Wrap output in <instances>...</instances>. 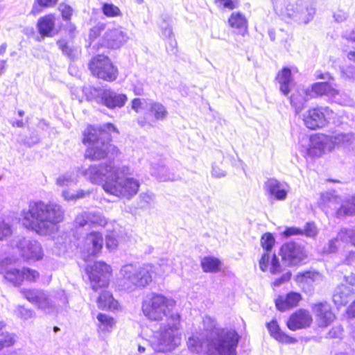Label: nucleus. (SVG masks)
<instances>
[{
  "mask_svg": "<svg viewBox=\"0 0 355 355\" xmlns=\"http://www.w3.org/2000/svg\"><path fill=\"white\" fill-rule=\"evenodd\" d=\"M105 25L103 23H98L92 27L89 33V37L91 40H94L100 35L101 32L105 30Z\"/></svg>",
  "mask_w": 355,
  "mask_h": 355,
  "instance_id": "obj_54",
  "label": "nucleus"
},
{
  "mask_svg": "<svg viewBox=\"0 0 355 355\" xmlns=\"http://www.w3.org/2000/svg\"><path fill=\"white\" fill-rule=\"evenodd\" d=\"M105 89L96 88L92 86H85L83 89L87 99L90 101H94L98 104L101 103V98H103V93Z\"/></svg>",
  "mask_w": 355,
  "mask_h": 355,
  "instance_id": "obj_39",
  "label": "nucleus"
},
{
  "mask_svg": "<svg viewBox=\"0 0 355 355\" xmlns=\"http://www.w3.org/2000/svg\"><path fill=\"white\" fill-rule=\"evenodd\" d=\"M15 259L6 257L0 261V273L3 274L5 279L13 285L18 286L24 280L35 282L40 277L39 272L28 268L22 270L12 268L11 264L15 263Z\"/></svg>",
  "mask_w": 355,
  "mask_h": 355,
  "instance_id": "obj_8",
  "label": "nucleus"
},
{
  "mask_svg": "<svg viewBox=\"0 0 355 355\" xmlns=\"http://www.w3.org/2000/svg\"><path fill=\"white\" fill-rule=\"evenodd\" d=\"M57 45L63 55L71 60H77L80 55L81 48L70 44L64 39L59 40L57 42Z\"/></svg>",
  "mask_w": 355,
  "mask_h": 355,
  "instance_id": "obj_33",
  "label": "nucleus"
},
{
  "mask_svg": "<svg viewBox=\"0 0 355 355\" xmlns=\"http://www.w3.org/2000/svg\"><path fill=\"white\" fill-rule=\"evenodd\" d=\"M288 185L275 178L268 179L263 186L266 193L277 200H284L287 197Z\"/></svg>",
  "mask_w": 355,
  "mask_h": 355,
  "instance_id": "obj_22",
  "label": "nucleus"
},
{
  "mask_svg": "<svg viewBox=\"0 0 355 355\" xmlns=\"http://www.w3.org/2000/svg\"><path fill=\"white\" fill-rule=\"evenodd\" d=\"M338 238L343 243H351L355 246V226L350 229H341L338 232Z\"/></svg>",
  "mask_w": 355,
  "mask_h": 355,
  "instance_id": "obj_45",
  "label": "nucleus"
},
{
  "mask_svg": "<svg viewBox=\"0 0 355 355\" xmlns=\"http://www.w3.org/2000/svg\"><path fill=\"white\" fill-rule=\"evenodd\" d=\"M341 73L347 78H355V66L352 64L343 66L341 68Z\"/></svg>",
  "mask_w": 355,
  "mask_h": 355,
  "instance_id": "obj_59",
  "label": "nucleus"
},
{
  "mask_svg": "<svg viewBox=\"0 0 355 355\" xmlns=\"http://www.w3.org/2000/svg\"><path fill=\"white\" fill-rule=\"evenodd\" d=\"M340 241H342V240L340 238H338V234L336 238L329 241L327 246H325L324 248V252H327V253H333V252H336V250H337V248H338L337 243Z\"/></svg>",
  "mask_w": 355,
  "mask_h": 355,
  "instance_id": "obj_62",
  "label": "nucleus"
},
{
  "mask_svg": "<svg viewBox=\"0 0 355 355\" xmlns=\"http://www.w3.org/2000/svg\"><path fill=\"white\" fill-rule=\"evenodd\" d=\"M14 313L17 318L24 320L31 319L35 315V313L32 309H26L21 305L16 306Z\"/></svg>",
  "mask_w": 355,
  "mask_h": 355,
  "instance_id": "obj_47",
  "label": "nucleus"
},
{
  "mask_svg": "<svg viewBox=\"0 0 355 355\" xmlns=\"http://www.w3.org/2000/svg\"><path fill=\"white\" fill-rule=\"evenodd\" d=\"M286 5L284 6V0H272L274 10L277 14L282 17H288L295 20V17L290 15L293 11H300V7L303 3V0H291Z\"/></svg>",
  "mask_w": 355,
  "mask_h": 355,
  "instance_id": "obj_24",
  "label": "nucleus"
},
{
  "mask_svg": "<svg viewBox=\"0 0 355 355\" xmlns=\"http://www.w3.org/2000/svg\"><path fill=\"white\" fill-rule=\"evenodd\" d=\"M153 273L154 266L150 264L138 267L132 264L123 266L120 270L121 286L129 291L144 288L151 283Z\"/></svg>",
  "mask_w": 355,
  "mask_h": 355,
  "instance_id": "obj_6",
  "label": "nucleus"
},
{
  "mask_svg": "<svg viewBox=\"0 0 355 355\" xmlns=\"http://www.w3.org/2000/svg\"><path fill=\"white\" fill-rule=\"evenodd\" d=\"M17 247L21 257L27 260L37 261L43 257L42 247L37 241L21 238L17 241Z\"/></svg>",
  "mask_w": 355,
  "mask_h": 355,
  "instance_id": "obj_17",
  "label": "nucleus"
},
{
  "mask_svg": "<svg viewBox=\"0 0 355 355\" xmlns=\"http://www.w3.org/2000/svg\"><path fill=\"white\" fill-rule=\"evenodd\" d=\"M107 221L103 214L98 211H84L78 214L73 220L76 229L104 227Z\"/></svg>",
  "mask_w": 355,
  "mask_h": 355,
  "instance_id": "obj_13",
  "label": "nucleus"
},
{
  "mask_svg": "<svg viewBox=\"0 0 355 355\" xmlns=\"http://www.w3.org/2000/svg\"><path fill=\"white\" fill-rule=\"evenodd\" d=\"M23 225L41 235L51 233L64 218V210L58 203L33 200L21 211Z\"/></svg>",
  "mask_w": 355,
  "mask_h": 355,
  "instance_id": "obj_2",
  "label": "nucleus"
},
{
  "mask_svg": "<svg viewBox=\"0 0 355 355\" xmlns=\"http://www.w3.org/2000/svg\"><path fill=\"white\" fill-rule=\"evenodd\" d=\"M311 309L315 317V322L320 327H327L336 318L331 305L327 302L313 304Z\"/></svg>",
  "mask_w": 355,
  "mask_h": 355,
  "instance_id": "obj_18",
  "label": "nucleus"
},
{
  "mask_svg": "<svg viewBox=\"0 0 355 355\" xmlns=\"http://www.w3.org/2000/svg\"><path fill=\"white\" fill-rule=\"evenodd\" d=\"M207 330H211L208 339L209 355H236L240 336L232 328H216L214 321L209 317L203 320Z\"/></svg>",
  "mask_w": 355,
  "mask_h": 355,
  "instance_id": "obj_4",
  "label": "nucleus"
},
{
  "mask_svg": "<svg viewBox=\"0 0 355 355\" xmlns=\"http://www.w3.org/2000/svg\"><path fill=\"white\" fill-rule=\"evenodd\" d=\"M354 288L345 284L338 285L333 295V301L337 306L345 305L354 295Z\"/></svg>",
  "mask_w": 355,
  "mask_h": 355,
  "instance_id": "obj_30",
  "label": "nucleus"
},
{
  "mask_svg": "<svg viewBox=\"0 0 355 355\" xmlns=\"http://www.w3.org/2000/svg\"><path fill=\"white\" fill-rule=\"evenodd\" d=\"M334 114L328 107L311 109L304 115V122L308 128L315 130L324 127Z\"/></svg>",
  "mask_w": 355,
  "mask_h": 355,
  "instance_id": "obj_14",
  "label": "nucleus"
},
{
  "mask_svg": "<svg viewBox=\"0 0 355 355\" xmlns=\"http://www.w3.org/2000/svg\"><path fill=\"white\" fill-rule=\"evenodd\" d=\"M261 244L263 249L270 251L275 244V238L272 234L265 233L261 237Z\"/></svg>",
  "mask_w": 355,
  "mask_h": 355,
  "instance_id": "obj_51",
  "label": "nucleus"
},
{
  "mask_svg": "<svg viewBox=\"0 0 355 355\" xmlns=\"http://www.w3.org/2000/svg\"><path fill=\"white\" fill-rule=\"evenodd\" d=\"M302 231L303 234L308 237H314L318 233L317 227L313 223H307Z\"/></svg>",
  "mask_w": 355,
  "mask_h": 355,
  "instance_id": "obj_56",
  "label": "nucleus"
},
{
  "mask_svg": "<svg viewBox=\"0 0 355 355\" xmlns=\"http://www.w3.org/2000/svg\"><path fill=\"white\" fill-rule=\"evenodd\" d=\"M12 230L10 224L5 222L0 223V240L7 239L12 234Z\"/></svg>",
  "mask_w": 355,
  "mask_h": 355,
  "instance_id": "obj_53",
  "label": "nucleus"
},
{
  "mask_svg": "<svg viewBox=\"0 0 355 355\" xmlns=\"http://www.w3.org/2000/svg\"><path fill=\"white\" fill-rule=\"evenodd\" d=\"M277 80L280 85V91L287 96L291 90V85L292 83V77L291 69L288 67H284L279 71L277 76Z\"/></svg>",
  "mask_w": 355,
  "mask_h": 355,
  "instance_id": "obj_36",
  "label": "nucleus"
},
{
  "mask_svg": "<svg viewBox=\"0 0 355 355\" xmlns=\"http://www.w3.org/2000/svg\"><path fill=\"white\" fill-rule=\"evenodd\" d=\"M116 131V128L110 123L88 127L83 140L84 144H89L85 157L91 160H99L108 155L117 156L119 149L110 144L111 134Z\"/></svg>",
  "mask_w": 355,
  "mask_h": 355,
  "instance_id": "obj_3",
  "label": "nucleus"
},
{
  "mask_svg": "<svg viewBox=\"0 0 355 355\" xmlns=\"http://www.w3.org/2000/svg\"><path fill=\"white\" fill-rule=\"evenodd\" d=\"M201 266L204 272H215L219 270L220 261L215 257H206L202 259Z\"/></svg>",
  "mask_w": 355,
  "mask_h": 355,
  "instance_id": "obj_42",
  "label": "nucleus"
},
{
  "mask_svg": "<svg viewBox=\"0 0 355 355\" xmlns=\"http://www.w3.org/2000/svg\"><path fill=\"white\" fill-rule=\"evenodd\" d=\"M176 302L171 297L162 294L152 293L142 302L141 309L145 317L151 321L166 320V325L160 327L151 342L156 352H167L173 349L180 343L178 330L180 322V314L174 311Z\"/></svg>",
  "mask_w": 355,
  "mask_h": 355,
  "instance_id": "obj_1",
  "label": "nucleus"
},
{
  "mask_svg": "<svg viewBox=\"0 0 355 355\" xmlns=\"http://www.w3.org/2000/svg\"><path fill=\"white\" fill-rule=\"evenodd\" d=\"M148 114L151 117L152 121H164L168 116V112L164 105L153 100H148Z\"/></svg>",
  "mask_w": 355,
  "mask_h": 355,
  "instance_id": "obj_26",
  "label": "nucleus"
},
{
  "mask_svg": "<svg viewBox=\"0 0 355 355\" xmlns=\"http://www.w3.org/2000/svg\"><path fill=\"white\" fill-rule=\"evenodd\" d=\"M187 346L193 353L199 354L203 350V344L197 336L190 337L187 341Z\"/></svg>",
  "mask_w": 355,
  "mask_h": 355,
  "instance_id": "obj_48",
  "label": "nucleus"
},
{
  "mask_svg": "<svg viewBox=\"0 0 355 355\" xmlns=\"http://www.w3.org/2000/svg\"><path fill=\"white\" fill-rule=\"evenodd\" d=\"M86 272L90 280L92 288L96 291L99 288L107 286L111 275V268L103 261L95 262L88 265Z\"/></svg>",
  "mask_w": 355,
  "mask_h": 355,
  "instance_id": "obj_10",
  "label": "nucleus"
},
{
  "mask_svg": "<svg viewBox=\"0 0 355 355\" xmlns=\"http://www.w3.org/2000/svg\"><path fill=\"white\" fill-rule=\"evenodd\" d=\"M313 98L309 88L304 87H298L291 95L290 101L291 105L295 108L297 114L300 113L305 107L306 103Z\"/></svg>",
  "mask_w": 355,
  "mask_h": 355,
  "instance_id": "obj_25",
  "label": "nucleus"
},
{
  "mask_svg": "<svg viewBox=\"0 0 355 355\" xmlns=\"http://www.w3.org/2000/svg\"><path fill=\"white\" fill-rule=\"evenodd\" d=\"M97 304L99 308L109 310H116L119 306L118 302L114 299L112 293L108 291H104L100 294L97 300Z\"/></svg>",
  "mask_w": 355,
  "mask_h": 355,
  "instance_id": "obj_37",
  "label": "nucleus"
},
{
  "mask_svg": "<svg viewBox=\"0 0 355 355\" xmlns=\"http://www.w3.org/2000/svg\"><path fill=\"white\" fill-rule=\"evenodd\" d=\"M216 6L223 10H232L239 6L238 0H214Z\"/></svg>",
  "mask_w": 355,
  "mask_h": 355,
  "instance_id": "obj_49",
  "label": "nucleus"
},
{
  "mask_svg": "<svg viewBox=\"0 0 355 355\" xmlns=\"http://www.w3.org/2000/svg\"><path fill=\"white\" fill-rule=\"evenodd\" d=\"M77 182L76 178L71 172H67L60 175L56 178L55 183L59 187H68L72 184H76Z\"/></svg>",
  "mask_w": 355,
  "mask_h": 355,
  "instance_id": "obj_44",
  "label": "nucleus"
},
{
  "mask_svg": "<svg viewBox=\"0 0 355 355\" xmlns=\"http://www.w3.org/2000/svg\"><path fill=\"white\" fill-rule=\"evenodd\" d=\"M228 24L236 34L244 35L248 30V21L245 17L239 12L231 14Z\"/></svg>",
  "mask_w": 355,
  "mask_h": 355,
  "instance_id": "obj_29",
  "label": "nucleus"
},
{
  "mask_svg": "<svg viewBox=\"0 0 355 355\" xmlns=\"http://www.w3.org/2000/svg\"><path fill=\"white\" fill-rule=\"evenodd\" d=\"M103 12L107 17L121 16L120 9L112 3H105L103 6Z\"/></svg>",
  "mask_w": 355,
  "mask_h": 355,
  "instance_id": "obj_50",
  "label": "nucleus"
},
{
  "mask_svg": "<svg viewBox=\"0 0 355 355\" xmlns=\"http://www.w3.org/2000/svg\"><path fill=\"white\" fill-rule=\"evenodd\" d=\"M301 300L300 294L291 292L285 297H279L276 300V306L278 310L284 311L291 307L295 306Z\"/></svg>",
  "mask_w": 355,
  "mask_h": 355,
  "instance_id": "obj_34",
  "label": "nucleus"
},
{
  "mask_svg": "<svg viewBox=\"0 0 355 355\" xmlns=\"http://www.w3.org/2000/svg\"><path fill=\"white\" fill-rule=\"evenodd\" d=\"M128 100L127 96L119 94L110 89H105L103 93L101 105H103L109 109L121 108L124 106Z\"/></svg>",
  "mask_w": 355,
  "mask_h": 355,
  "instance_id": "obj_23",
  "label": "nucleus"
},
{
  "mask_svg": "<svg viewBox=\"0 0 355 355\" xmlns=\"http://www.w3.org/2000/svg\"><path fill=\"white\" fill-rule=\"evenodd\" d=\"M340 203V198L334 191L322 193L318 201L319 207L326 213H328L329 210L331 209L336 210L338 217L355 215V195L343 202L340 207L338 208Z\"/></svg>",
  "mask_w": 355,
  "mask_h": 355,
  "instance_id": "obj_7",
  "label": "nucleus"
},
{
  "mask_svg": "<svg viewBox=\"0 0 355 355\" xmlns=\"http://www.w3.org/2000/svg\"><path fill=\"white\" fill-rule=\"evenodd\" d=\"M352 135L349 133H336L333 135H328V139H330L332 144L331 150L336 147L347 145L352 140Z\"/></svg>",
  "mask_w": 355,
  "mask_h": 355,
  "instance_id": "obj_40",
  "label": "nucleus"
},
{
  "mask_svg": "<svg viewBox=\"0 0 355 355\" xmlns=\"http://www.w3.org/2000/svg\"><path fill=\"white\" fill-rule=\"evenodd\" d=\"M282 259L288 266H296L306 258V253L304 248L294 242L285 243L281 248Z\"/></svg>",
  "mask_w": 355,
  "mask_h": 355,
  "instance_id": "obj_15",
  "label": "nucleus"
},
{
  "mask_svg": "<svg viewBox=\"0 0 355 355\" xmlns=\"http://www.w3.org/2000/svg\"><path fill=\"white\" fill-rule=\"evenodd\" d=\"M1 336L3 338L0 340L1 344L3 345V348L6 347L12 346L15 343L14 336L8 332L1 333Z\"/></svg>",
  "mask_w": 355,
  "mask_h": 355,
  "instance_id": "obj_58",
  "label": "nucleus"
},
{
  "mask_svg": "<svg viewBox=\"0 0 355 355\" xmlns=\"http://www.w3.org/2000/svg\"><path fill=\"white\" fill-rule=\"evenodd\" d=\"M266 326L271 336L279 342L292 343L296 340L294 338L290 337L284 333L280 329L277 321L275 320L268 322Z\"/></svg>",
  "mask_w": 355,
  "mask_h": 355,
  "instance_id": "obj_35",
  "label": "nucleus"
},
{
  "mask_svg": "<svg viewBox=\"0 0 355 355\" xmlns=\"http://www.w3.org/2000/svg\"><path fill=\"white\" fill-rule=\"evenodd\" d=\"M129 37L126 31L121 27L108 29L104 33L101 45L109 49H117L124 45Z\"/></svg>",
  "mask_w": 355,
  "mask_h": 355,
  "instance_id": "obj_16",
  "label": "nucleus"
},
{
  "mask_svg": "<svg viewBox=\"0 0 355 355\" xmlns=\"http://www.w3.org/2000/svg\"><path fill=\"white\" fill-rule=\"evenodd\" d=\"M117 166L112 162L107 164L92 165L88 168L81 171V174L94 184L103 183L105 180L110 181L111 174Z\"/></svg>",
  "mask_w": 355,
  "mask_h": 355,
  "instance_id": "obj_12",
  "label": "nucleus"
},
{
  "mask_svg": "<svg viewBox=\"0 0 355 355\" xmlns=\"http://www.w3.org/2000/svg\"><path fill=\"white\" fill-rule=\"evenodd\" d=\"M295 279L299 283L311 284L322 279V275L315 271H306L297 275Z\"/></svg>",
  "mask_w": 355,
  "mask_h": 355,
  "instance_id": "obj_41",
  "label": "nucleus"
},
{
  "mask_svg": "<svg viewBox=\"0 0 355 355\" xmlns=\"http://www.w3.org/2000/svg\"><path fill=\"white\" fill-rule=\"evenodd\" d=\"M37 27L39 33L42 37L52 36V32L55 27V16L47 15L40 17L37 21Z\"/></svg>",
  "mask_w": 355,
  "mask_h": 355,
  "instance_id": "obj_32",
  "label": "nucleus"
},
{
  "mask_svg": "<svg viewBox=\"0 0 355 355\" xmlns=\"http://www.w3.org/2000/svg\"><path fill=\"white\" fill-rule=\"evenodd\" d=\"M332 144L328 135H315L309 138L307 153L311 157H318L326 151H331Z\"/></svg>",
  "mask_w": 355,
  "mask_h": 355,
  "instance_id": "obj_20",
  "label": "nucleus"
},
{
  "mask_svg": "<svg viewBox=\"0 0 355 355\" xmlns=\"http://www.w3.org/2000/svg\"><path fill=\"white\" fill-rule=\"evenodd\" d=\"M160 28L162 30V36L170 40L171 46H173V44L176 45V42L173 38L174 36L172 28L169 23L165 19H163L162 22L160 24Z\"/></svg>",
  "mask_w": 355,
  "mask_h": 355,
  "instance_id": "obj_46",
  "label": "nucleus"
},
{
  "mask_svg": "<svg viewBox=\"0 0 355 355\" xmlns=\"http://www.w3.org/2000/svg\"><path fill=\"white\" fill-rule=\"evenodd\" d=\"M60 10L62 12V16L65 20H69L72 15V8L67 5H60Z\"/></svg>",
  "mask_w": 355,
  "mask_h": 355,
  "instance_id": "obj_64",
  "label": "nucleus"
},
{
  "mask_svg": "<svg viewBox=\"0 0 355 355\" xmlns=\"http://www.w3.org/2000/svg\"><path fill=\"white\" fill-rule=\"evenodd\" d=\"M21 293L28 302L45 313H50L56 309L55 300L53 299L51 293L46 291L23 288Z\"/></svg>",
  "mask_w": 355,
  "mask_h": 355,
  "instance_id": "obj_9",
  "label": "nucleus"
},
{
  "mask_svg": "<svg viewBox=\"0 0 355 355\" xmlns=\"http://www.w3.org/2000/svg\"><path fill=\"white\" fill-rule=\"evenodd\" d=\"M291 277V272L289 270L284 272L280 277H278L275 279V281L272 283V285L275 287H278L282 284L288 282Z\"/></svg>",
  "mask_w": 355,
  "mask_h": 355,
  "instance_id": "obj_57",
  "label": "nucleus"
},
{
  "mask_svg": "<svg viewBox=\"0 0 355 355\" xmlns=\"http://www.w3.org/2000/svg\"><path fill=\"white\" fill-rule=\"evenodd\" d=\"M180 258L179 257H168L162 258L159 261V266L162 270L163 273H169L171 272H175L180 266Z\"/></svg>",
  "mask_w": 355,
  "mask_h": 355,
  "instance_id": "obj_38",
  "label": "nucleus"
},
{
  "mask_svg": "<svg viewBox=\"0 0 355 355\" xmlns=\"http://www.w3.org/2000/svg\"><path fill=\"white\" fill-rule=\"evenodd\" d=\"M310 92H311L313 97L326 96L333 101L341 103L340 91L337 89L336 85L332 82L315 83L312 85Z\"/></svg>",
  "mask_w": 355,
  "mask_h": 355,
  "instance_id": "obj_19",
  "label": "nucleus"
},
{
  "mask_svg": "<svg viewBox=\"0 0 355 355\" xmlns=\"http://www.w3.org/2000/svg\"><path fill=\"white\" fill-rule=\"evenodd\" d=\"M130 168L126 166H117L111 174L110 181H105L103 187L105 192L119 198H131L137 194L140 186L139 182L126 177Z\"/></svg>",
  "mask_w": 355,
  "mask_h": 355,
  "instance_id": "obj_5",
  "label": "nucleus"
},
{
  "mask_svg": "<svg viewBox=\"0 0 355 355\" xmlns=\"http://www.w3.org/2000/svg\"><path fill=\"white\" fill-rule=\"evenodd\" d=\"M148 101L145 98H136L132 101V109L137 113L139 112L143 109L144 104L148 105Z\"/></svg>",
  "mask_w": 355,
  "mask_h": 355,
  "instance_id": "obj_60",
  "label": "nucleus"
},
{
  "mask_svg": "<svg viewBox=\"0 0 355 355\" xmlns=\"http://www.w3.org/2000/svg\"><path fill=\"white\" fill-rule=\"evenodd\" d=\"M270 272L272 275H278L282 272V268L279 263V259L276 257L275 254L272 256L271 260Z\"/></svg>",
  "mask_w": 355,
  "mask_h": 355,
  "instance_id": "obj_55",
  "label": "nucleus"
},
{
  "mask_svg": "<svg viewBox=\"0 0 355 355\" xmlns=\"http://www.w3.org/2000/svg\"><path fill=\"white\" fill-rule=\"evenodd\" d=\"M315 12V9L313 3L303 0L300 11H296V12L292 11L291 15L295 17V21L306 24L313 19Z\"/></svg>",
  "mask_w": 355,
  "mask_h": 355,
  "instance_id": "obj_27",
  "label": "nucleus"
},
{
  "mask_svg": "<svg viewBox=\"0 0 355 355\" xmlns=\"http://www.w3.org/2000/svg\"><path fill=\"white\" fill-rule=\"evenodd\" d=\"M282 234L285 237H289L293 235H301L303 234L302 229L295 227H286L285 230L283 232Z\"/></svg>",
  "mask_w": 355,
  "mask_h": 355,
  "instance_id": "obj_63",
  "label": "nucleus"
},
{
  "mask_svg": "<svg viewBox=\"0 0 355 355\" xmlns=\"http://www.w3.org/2000/svg\"><path fill=\"white\" fill-rule=\"evenodd\" d=\"M105 243L106 247L110 250H113L118 245V241L116 239L114 232H112L106 236Z\"/></svg>",
  "mask_w": 355,
  "mask_h": 355,
  "instance_id": "obj_61",
  "label": "nucleus"
},
{
  "mask_svg": "<svg viewBox=\"0 0 355 355\" xmlns=\"http://www.w3.org/2000/svg\"><path fill=\"white\" fill-rule=\"evenodd\" d=\"M313 318L309 311L299 309L293 313L287 321V327L292 331H296L310 327Z\"/></svg>",
  "mask_w": 355,
  "mask_h": 355,
  "instance_id": "obj_21",
  "label": "nucleus"
},
{
  "mask_svg": "<svg viewBox=\"0 0 355 355\" xmlns=\"http://www.w3.org/2000/svg\"><path fill=\"white\" fill-rule=\"evenodd\" d=\"M89 67L93 75L98 78L107 81H113L116 78L117 69L106 56L99 55L93 58Z\"/></svg>",
  "mask_w": 355,
  "mask_h": 355,
  "instance_id": "obj_11",
  "label": "nucleus"
},
{
  "mask_svg": "<svg viewBox=\"0 0 355 355\" xmlns=\"http://www.w3.org/2000/svg\"><path fill=\"white\" fill-rule=\"evenodd\" d=\"M53 299L56 302V307L64 306L67 304L68 300L64 291H59L55 293H51Z\"/></svg>",
  "mask_w": 355,
  "mask_h": 355,
  "instance_id": "obj_52",
  "label": "nucleus"
},
{
  "mask_svg": "<svg viewBox=\"0 0 355 355\" xmlns=\"http://www.w3.org/2000/svg\"><path fill=\"white\" fill-rule=\"evenodd\" d=\"M151 174L155 176L159 181H177L181 179V175L173 171H171L169 168L164 165L153 166Z\"/></svg>",
  "mask_w": 355,
  "mask_h": 355,
  "instance_id": "obj_31",
  "label": "nucleus"
},
{
  "mask_svg": "<svg viewBox=\"0 0 355 355\" xmlns=\"http://www.w3.org/2000/svg\"><path fill=\"white\" fill-rule=\"evenodd\" d=\"M97 320L99 322V328L102 331H110L114 325V319L112 317L104 313H99L97 315Z\"/></svg>",
  "mask_w": 355,
  "mask_h": 355,
  "instance_id": "obj_43",
  "label": "nucleus"
},
{
  "mask_svg": "<svg viewBox=\"0 0 355 355\" xmlns=\"http://www.w3.org/2000/svg\"><path fill=\"white\" fill-rule=\"evenodd\" d=\"M103 239L102 234L97 232H92L85 239V245L88 254L94 255L102 249Z\"/></svg>",
  "mask_w": 355,
  "mask_h": 355,
  "instance_id": "obj_28",
  "label": "nucleus"
}]
</instances>
